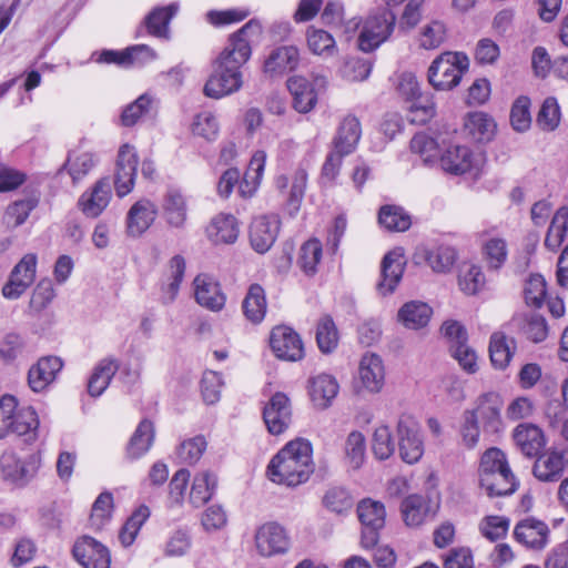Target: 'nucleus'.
I'll use <instances>...</instances> for the list:
<instances>
[{
	"mask_svg": "<svg viewBox=\"0 0 568 568\" xmlns=\"http://www.w3.org/2000/svg\"><path fill=\"white\" fill-rule=\"evenodd\" d=\"M313 448L308 440L288 442L270 462L267 477L271 481L296 487L306 483L314 471Z\"/></svg>",
	"mask_w": 568,
	"mask_h": 568,
	"instance_id": "f257e3e1",
	"label": "nucleus"
},
{
	"mask_svg": "<svg viewBox=\"0 0 568 568\" xmlns=\"http://www.w3.org/2000/svg\"><path fill=\"white\" fill-rule=\"evenodd\" d=\"M478 479L480 488L490 497L511 495L518 487L506 454L497 447H490L481 455Z\"/></svg>",
	"mask_w": 568,
	"mask_h": 568,
	"instance_id": "f03ea898",
	"label": "nucleus"
},
{
	"mask_svg": "<svg viewBox=\"0 0 568 568\" xmlns=\"http://www.w3.org/2000/svg\"><path fill=\"white\" fill-rule=\"evenodd\" d=\"M261 34V22L256 19L250 20L240 30L230 36L226 45L214 62L241 71V68L252 55V42L257 40Z\"/></svg>",
	"mask_w": 568,
	"mask_h": 568,
	"instance_id": "7ed1b4c3",
	"label": "nucleus"
},
{
	"mask_svg": "<svg viewBox=\"0 0 568 568\" xmlns=\"http://www.w3.org/2000/svg\"><path fill=\"white\" fill-rule=\"evenodd\" d=\"M469 68V60L462 52H444L429 65L428 81L437 90H450L459 84Z\"/></svg>",
	"mask_w": 568,
	"mask_h": 568,
	"instance_id": "20e7f679",
	"label": "nucleus"
},
{
	"mask_svg": "<svg viewBox=\"0 0 568 568\" xmlns=\"http://www.w3.org/2000/svg\"><path fill=\"white\" fill-rule=\"evenodd\" d=\"M40 465L38 454L21 458L13 452H4L0 457V476L7 484L22 488L36 477Z\"/></svg>",
	"mask_w": 568,
	"mask_h": 568,
	"instance_id": "39448f33",
	"label": "nucleus"
},
{
	"mask_svg": "<svg viewBox=\"0 0 568 568\" xmlns=\"http://www.w3.org/2000/svg\"><path fill=\"white\" fill-rule=\"evenodd\" d=\"M396 17L389 9H382L364 21L358 37V48L371 52L385 42L392 34Z\"/></svg>",
	"mask_w": 568,
	"mask_h": 568,
	"instance_id": "423d86ee",
	"label": "nucleus"
},
{
	"mask_svg": "<svg viewBox=\"0 0 568 568\" xmlns=\"http://www.w3.org/2000/svg\"><path fill=\"white\" fill-rule=\"evenodd\" d=\"M504 400L496 392L479 395L473 403V408L465 409L474 415V419L484 432L498 433L503 428L501 410Z\"/></svg>",
	"mask_w": 568,
	"mask_h": 568,
	"instance_id": "0eeeda50",
	"label": "nucleus"
},
{
	"mask_svg": "<svg viewBox=\"0 0 568 568\" xmlns=\"http://www.w3.org/2000/svg\"><path fill=\"white\" fill-rule=\"evenodd\" d=\"M399 455L407 464L417 463L424 454V442L418 423L408 415H402L397 422Z\"/></svg>",
	"mask_w": 568,
	"mask_h": 568,
	"instance_id": "6e6552de",
	"label": "nucleus"
},
{
	"mask_svg": "<svg viewBox=\"0 0 568 568\" xmlns=\"http://www.w3.org/2000/svg\"><path fill=\"white\" fill-rule=\"evenodd\" d=\"M254 545L261 557L270 558L288 551L290 537L280 524L266 523L256 529Z\"/></svg>",
	"mask_w": 568,
	"mask_h": 568,
	"instance_id": "1a4fd4ad",
	"label": "nucleus"
},
{
	"mask_svg": "<svg viewBox=\"0 0 568 568\" xmlns=\"http://www.w3.org/2000/svg\"><path fill=\"white\" fill-rule=\"evenodd\" d=\"M325 77H315L312 81L304 77H293L287 81V88L293 95L294 109L300 113L312 111L316 103L318 93L326 88Z\"/></svg>",
	"mask_w": 568,
	"mask_h": 568,
	"instance_id": "9d476101",
	"label": "nucleus"
},
{
	"mask_svg": "<svg viewBox=\"0 0 568 568\" xmlns=\"http://www.w3.org/2000/svg\"><path fill=\"white\" fill-rule=\"evenodd\" d=\"M270 347L276 358L285 362H297L305 355L301 336L285 325H278L272 329Z\"/></svg>",
	"mask_w": 568,
	"mask_h": 568,
	"instance_id": "9b49d317",
	"label": "nucleus"
},
{
	"mask_svg": "<svg viewBox=\"0 0 568 568\" xmlns=\"http://www.w3.org/2000/svg\"><path fill=\"white\" fill-rule=\"evenodd\" d=\"M442 169L454 175L477 174L483 164L480 154H475L468 146L450 145L440 156Z\"/></svg>",
	"mask_w": 568,
	"mask_h": 568,
	"instance_id": "f8f14e48",
	"label": "nucleus"
},
{
	"mask_svg": "<svg viewBox=\"0 0 568 568\" xmlns=\"http://www.w3.org/2000/svg\"><path fill=\"white\" fill-rule=\"evenodd\" d=\"M37 262V255L28 253L16 264L2 287L6 298L17 300L31 286L36 278Z\"/></svg>",
	"mask_w": 568,
	"mask_h": 568,
	"instance_id": "ddd939ff",
	"label": "nucleus"
},
{
	"mask_svg": "<svg viewBox=\"0 0 568 568\" xmlns=\"http://www.w3.org/2000/svg\"><path fill=\"white\" fill-rule=\"evenodd\" d=\"M72 554L83 568H110L111 566L109 548L88 535L75 540Z\"/></svg>",
	"mask_w": 568,
	"mask_h": 568,
	"instance_id": "4468645a",
	"label": "nucleus"
},
{
	"mask_svg": "<svg viewBox=\"0 0 568 568\" xmlns=\"http://www.w3.org/2000/svg\"><path fill=\"white\" fill-rule=\"evenodd\" d=\"M214 71L204 85V94L209 98L221 99L237 92L243 85V73L225 65L213 62Z\"/></svg>",
	"mask_w": 568,
	"mask_h": 568,
	"instance_id": "2eb2a0df",
	"label": "nucleus"
},
{
	"mask_svg": "<svg viewBox=\"0 0 568 568\" xmlns=\"http://www.w3.org/2000/svg\"><path fill=\"white\" fill-rule=\"evenodd\" d=\"M138 154L134 146L123 144L118 152L114 176L115 192L119 197L128 195L134 187L138 171Z\"/></svg>",
	"mask_w": 568,
	"mask_h": 568,
	"instance_id": "dca6fc26",
	"label": "nucleus"
},
{
	"mask_svg": "<svg viewBox=\"0 0 568 568\" xmlns=\"http://www.w3.org/2000/svg\"><path fill=\"white\" fill-rule=\"evenodd\" d=\"M263 419L272 435L284 433L292 422L290 398L284 393H275L263 409Z\"/></svg>",
	"mask_w": 568,
	"mask_h": 568,
	"instance_id": "f3484780",
	"label": "nucleus"
},
{
	"mask_svg": "<svg viewBox=\"0 0 568 568\" xmlns=\"http://www.w3.org/2000/svg\"><path fill=\"white\" fill-rule=\"evenodd\" d=\"M63 367L60 357L49 355L38 359L28 371V386L34 393H42L53 384Z\"/></svg>",
	"mask_w": 568,
	"mask_h": 568,
	"instance_id": "a211bd4d",
	"label": "nucleus"
},
{
	"mask_svg": "<svg viewBox=\"0 0 568 568\" xmlns=\"http://www.w3.org/2000/svg\"><path fill=\"white\" fill-rule=\"evenodd\" d=\"M195 301L209 311L220 312L226 303L220 283L211 275L202 273L193 280Z\"/></svg>",
	"mask_w": 568,
	"mask_h": 568,
	"instance_id": "6ab92c4d",
	"label": "nucleus"
},
{
	"mask_svg": "<svg viewBox=\"0 0 568 568\" xmlns=\"http://www.w3.org/2000/svg\"><path fill=\"white\" fill-rule=\"evenodd\" d=\"M280 230V221L276 216L262 215L255 217L250 226V242L258 253L267 252L274 244Z\"/></svg>",
	"mask_w": 568,
	"mask_h": 568,
	"instance_id": "aec40b11",
	"label": "nucleus"
},
{
	"mask_svg": "<svg viewBox=\"0 0 568 568\" xmlns=\"http://www.w3.org/2000/svg\"><path fill=\"white\" fill-rule=\"evenodd\" d=\"M112 196L109 178L98 180L90 191L79 199V206L88 217H98L109 205Z\"/></svg>",
	"mask_w": 568,
	"mask_h": 568,
	"instance_id": "412c9836",
	"label": "nucleus"
},
{
	"mask_svg": "<svg viewBox=\"0 0 568 568\" xmlns=\"http://www.w3.org/2000/svg\"><path fill=\"white\" fill-rule=\"evenodd\" d=\"M406 261L399 250L387 253L382 261L381 281L377 291L381 295L392 294L399 284Z\"/></svg>",
	"mask_w": 568,
	"mask_h": 568,
	"instance_id": "4be33fe9",
	"label": "nucleus"
},
{
	"mask_svg": "<svg viewBox=\"0 0 568 568\" xmlns=\"http://www.w3.org/2000/svg\"><path fill=\"white\" fill-rule=\"evenodd\" d=\"M158 206L146 199L135 202L126 214V233L131 237H139L146 232L155 221Z\"/></svg>",
	"mask_w": 568,
	"mask_h": 568,
	"instance_id": "5701e85b",
	"label": "nucleus"
},
{
	"mask_svg": "<svg viewBox=\"0 0 568 568\" xmlns=\"http://www.w3.org/2000/svg\"><path fill=\"white\" fill-rule=\"evenodd\" d=\"M300 63V52L294 45H282L271 51L264 61L263 71L271 78L294 71Z\"/></svg>",
	"mask_w": 568,
	"mask_h": 568,
	"instance_id": "b1692460",
	"label": "nucleus"
},
{
	"mask_svg": "<svg viewBox=\"0 0 568 568\" xmlns=\"http://www.w3.org/2000/svg\"><path fill=\"white\" fill-rule=\"evenodd\" d=\"M358 377L365 390L379 393L385 383V368L381 356L374 353L365 354L359 362Z\"/></svg>",
	"mask_w": 568,
	"mask_h": 568,
	"instance_id": "393cba45",
	"label": "nucleus"
},
{
	"mask_svg": "<svg viewBox=\"0 0 568 568\" xmlns=\"http://www.w3.org/2000/svg\"><path fill=\"white\" fill-rule=\"evenodd\" d=\"M548 526L535 518L520 520L514 530L516 540L524 546L532 549H541L548 541Z\"/></svg>",
	"mask_w": 568,
	"mask_h": 568,
	"instance_id": "a878e982",
	"label": "nucleus"
},
{
	"mask_svg": "<svg viewBox=\"0 0 568 568\" xmlns=\"http://www.w3.org/2000/svg\"><path fill=\"white\" fill-rule=\"evenodd\" d=\"M516 446L527 457H536L546 445L542 430L532 424H519L513 434Z\"/></svg>",
	"mask_w": 568,
	"mask_h": 568,
	"instance_id": "bb28decb",
	"label": "nucleus"
},
{
	"mask_svg": "<svg viewBox=\"0 0 568 568\" xmlns=\"http://www.w3.org/2000/svg\"><path fill=\"white\" fill-rule=\"evenodd\" d=\"M566 464L562 452L550 450L537 458L532 473L540 481H557L562 476Z\"/></svg>",
	"mask_w": 568,
	"mask_h": 568,
	"instance_id": "cd10ccee",
	"label": "nucleus"
},
{
	"mask_svg": "<svg viewBox=\"0 0 568 568\" xmlns=\"http://www.w3.org/2000/svg\"><path fill=\"white\" fill-rule=\"evenodd\" d=\"M206 232L214 244H233L239 237L240 229L234 215L221 213L211 221Z\"/></svg>",
	"mask_w": 568,
	"mask_h": 568,
	"instance_id": "c85d7f7f",
	"label": "nucleus"
},
{
	"mask_svg": "<svg viewBox=\"0 0 568 568\" xmlns=\"http://www.w3.org/2000/svg\"><path fill=\"white\" fill-rule=\"evenodd\" d=\"M433 315V308L425 302L410 301L398 311V321L408 329H420L427 326Z\"/></svg>",
	"mask_w": 568,
	"mask_h": 568,
	"instance_id": "c756f323",
	"label": "nucleus"
},
{
	"mask_svg": "<svg viewBox=\"0 0 568 568\" xmlns=\"http://www.w3.org/2000/svg\"><path fill=\"white\" fill-rule=\"evenodd\" d=\"M99 158L95 153L88 150H73L69 152L62 169H65L73 183L84 179L98 164Z\"/></svg>",
	"mask_w": 568,
	"mask_h": 568,
	"instance_id": "7c9ffc66",
	"label": "nucleus"
},
{
	"mask_svg": "<svg viewBox=\"0 0 568 568\" xmlns=\"http://www.w3.org/2000/svg\"><path fill=\"white\" fill-rule=\"evenodd\" d=\"M361 135L359 120L352 114L346 115L342 120L334 139L335 149L341 150L344 154H351L359 142Z\"/></svg>",
	"mask_w": 568,
	"mask_h": 568,
	"instance_id": "2f4dec72",
	"label": "nucleus"
},
{
	"mask_svg": "<svg viewBox=\"0 0 568 568\" xmlns=\"http://www.w3.org/2000/svg\"><path fill=\"white\" fill-rule=\"evenodd\" d=\"M516 344L514 338L505 335L503 332H495L489 341V356L494 367L498 369L506 368L515 353Z\"/></svg>",
	"mask_w": 568,
	"mask_h": 568,
	"instance_id": "473e14b6",
	"label": "nucleus"
},
{
	"mask_svg": "<svg viewBox=\"0 0 568 568\" xmlns=\"http://www.w3.org/2000/svg\"><path fill=\"white\" fill-rule=\"evenodd\" d=\"M400 514L406 526L418 527L429 515L428 501L422 495L412 494L402 500Z\"/></svg>",
	"mask_w": 568,
	"mask_h": 568,
	"instance_id": "72a5a7b5",
	"label": "nucleus"
},
{
	"mask_svg": "<svg viewBox=\"0 0 568 568\" xmlns=\"http://www.w3.org/2000/svg\"><path fill=\"white\" fill-rule=\"evenodd\" d=\"M338 383L332 375L320 374L312 379L311 398L315 406L327 408L338 393Z\"/></svg>",
	"mask_w": 568,
	"mask_h": 568,
	"instance_id": "f704fd0d",
	"label": "nucleus"
},
{
	"mask_svg": "<svg viewBox=\"0 0 568 568\" xmlns=\"http://www.w3.org/2000/svg\"><path fill=\"white\" fill-rule=\"evenodd\" d=\"M179 10L178 3L153 9L144 19L148 32L156 38H169V24Z\"/></svg>",
	"mask_w": 568,
	"mask_h": 568,
	"instance_id": "c9c22d12",
	"label": "nucleus"
},
{
	"mask_svg": "<svg viewBox=\"0 0 568 568\" xmlns=\"http://www.w3.org/2000/svg\"><path fill=\"white\" fill-rule=\"evenodd\" d=\"M466 133L476 142H488L496 131V123L484 112H471L465 119Z\"/></svg>",
	"mask_w": 568,
	"mask_h": 568,
	"instance_id": "e433bc0d",
	"label": "nucleus"
},
{
	"mask_svg": "<svg viewBox=\"0 0 568 568\" xmlns=\"http://www.w3.org/2000/svg\"><path fill=\"white\" fill-rule=\"evenodd\" d=\"M163 213L166 222L173 227H182L186 221L187 206L183 194L178 190H169L163 199Z\"/></svg>",
	"mask_w": 568,
	"mask_h": 568,
	"instance_id": "4c0bfd02",
	"label": "nucleus"
},
{
	"mask_svg": "<svg viewBox=\"0 0 568 568\" xmlns=\"http://www.w3.org/2000/svg\"><path fill=\"white\" fill-rule=\"evenodd\" d=\"M366 460V439L358 432H351L344 443V463L349 470H358Z\"/></svg>",
	"mask_w": 568,
	"mask_h": 568,
	"instance_id": "58836bf2",
	"label": "nucleus"
},
{
	"mask_svg": "<svg viewBox=\"0 0 568 568\" xmlns=\"http://www.w3.org/2000/svg\"><path fill=\"white\" fill-rule=\"evenodd\" d=\"M245 317L254 323H261L266 314L267 303L265 291L260 284H252L242 304Z\"/></svg>",
	"mask_w": 568,
	"mask_h": 568,
	"instance_id": "ea45409f",
	"label": "nucleus"
},
{
	"mask_svg": "<svg viewBox=\"0 0 568 568\" xmlns=\"http://www.w3.org/2000/svg\"><path fill=\"white\" fill-rule=\"evenodd\" d=\"M118 368V364L114 359L105 358L99 362L88 381L89 394L92 397L102 395L109 386L112 377L115 375Z\"/></svg>",
	"mask_w": 568,
	"mask_h": 568,
	"instance_id": "a19ab883",
	"label": "nucleus"
},
{
	"mask_svg": "<svg viewBox=\"0 0 568 568\" xmlns=\"http://www.w3.org/2000/svg\"><path fill=\"white\" fill-rule=\"evenodd\" d=\"M266 158V152L263 150H257L252 155L244 179L240 184V192L243 196H251L256 191L263 178Z\"/></svg>",
	"mask_w": 568,
	"mask_h": 568,
	"instance_id": "79ce46f5",
	"label": "nucleus"
},
{
	"mask_svg": "<svg viewBox=\"0 0 568 568\" xmlns=\"http://www.w3.org/2000/svg\"><path fill=\"white\" fill-rule=\"evenodd\" d=\"M216 477L210 471H202L193 478L189 501L193 507H201L213 496L216 488Z\"/></svg>",
	"mask_w": 568,
	"mask_h": 568,
	"instance_id": "37998d69",
	"label": "nucleus"
},
{
	"mask_svg": "<svg viewBox=\"0 0 568 568\" xmlns=\"http://www.w3.org/2000/svg\"><path fill=\"white\" fill-rule=\"evenodd\" d=\"M323 257V246L318 239H310L300 248L297 266L307 276H313L318 271Z\"/></svg>",
	"mask_w": 568,
	"mask_h": 568,
	"instance_id": "c03bdc74",
	"label": "nucleus"
},
{
	"mask_svg": "<svg viewBox=\"0 0 568 568\" xmlns=\"http://www.w3.org/2000/svg\"><path fill=\"white\" fill-rule=\"evenodd\" d=\"M191 132L207 142H214L220 134L217 116L209 110L196 113L191 123Z\"/></svg>",
	"mask_w": 568,
	"mask_h": 568,
	"instance_id": "a18cd8bd",
	"label": "nucleus"
},
{
	"mask_svg": "<svg viewBox=\"0 0 568 568\" xmlns=\"http://www.w3.org/2000/svg\"><path fill=\"white\" fill-rule=\"evenodd\" d=\"M154 440V426L153 424L144 419L135 429L133 436L128 445V455L131 458H139L143 456L151 447Z\"/></svg>",
	"mask_w": 568,
	"mask_h": 568,
	"instance_id": "49530a36",
	"label": "nucleus"
},
{
	"mask_svg": "<svg viewBox=\"0 0 568 568\" xmlns=\"http://www.w3.org/2000/svg\"><path fill=\"white\" fill-rule=\"evenodd\" d=\"M425 261L427 265L436 273H447L456 262L457 253L455 248L447 245H439L425 251Z\"/></svg>",
	"mask_w": 568,
	"mask_h": 568,
	"instance_id": "de8ad7c7",
	"label": "nucleus"
},
{
	"mask_svg": "<svg viewBox=\"0 0 568 568\" xmlns=\"http://www.w3.org/2000/svg\"><path fill=\"white\" fill-rule=\"evenodd\" d=\"M150 514V508L145 505H141L126 519L119 534V539L123 547H129L134 542L141 527L149 519Z\"/></svg>",
	"mask_w": 568,
	"mask_h": 568,
	"instance_id": "09e8293b",
	"label": "nucleus"
},
{
	"mask_svg": "<svg viewBox=\"0 0 568 568\" xmlns=\"http://www.w3.org/2000/svg\"><path fill=\"white\" fill-rule=\"evenodd\" d=\"M379 224L388 231L404 232L409 229L410 216L396 205H384L378 213Z\"/></svg>",
	"mask_w": 568,
	"mask_h": 568,
	"instance_id": "8fccbe9b",
	"label": "nucleus"
},
{
	"mask_svg": "<svg viewBox=\"0 0 568 568\" xmlns=\"http://www.w3.org/2000/svg\"><path fill=\"white\" fill-rule=\"evenodd\" d=\"M568 230V207L561 206L552 216L549 225L545 246L550 251H556L564 242Z\"/></svg>",
	"mask_w": 568,
	"mask_h": 568,
	"instance_id": "3c124183",
	"label": "nucleus"
},
{
	"mask_svg": "<svg viewBox=\"0 0 568 568\" xmlns=\"http://www.w3.org/2000/svg\"><path fill=\"white\" fill-rule=\"evenodd\" d=\"M357 515L364 527L383 528L385 525V506L371 498L363 499L357 506Z\"/></svg>",
	"mask_w": 568,
	"mask_h": 568,
	"instance_id": "603ef678",
	"label": "nucleus"
},
{
	"mask_svg": "<svg viewBox=\"0 0 568 568\" xmlns=\"http://www.w3.org/2000/svg\"><path fill=\"white\" fill-rule=\"evenodd\" d=\"M12 425V434L18 436H28V439H34L39 427L37 412L28 406L16 409Z\"/></svg>",
	"mask_w": 568,
	"mask_h": 568,
	"instance_id": "864d4df0",
	"label": "nucleus"
},
{
	"mask_svg": "<svg viewBox=\"0 0 568 568\" xmlns=\"http://www.w3.org/2000/svg\"><path fill=\"white\" fill-rule=\"evenodd\" d=\"M484 260L488 268L499 270L508 257V245L501 237H490L483 245Z\"/></svg>",
	"mask_w": 568,
	"mask_h": 568,
	"instance_id": "5fc2aeb1",
	"label": "nucleus"
},
{
	"mask_svg": "<svg viewBox=\"0 0 568 568\" xmlns=\"http://www.w3.org/2000/svg\"><path fill=\"white\" fill-rule=\"evenodd\" d=\"M39 200L36 196H28L10 204L4 214L8 226L18 227L29 217L31 211L38 206Z\"/></svg>",
	"mask_w": 568,
	"mask_h": 568,
	"instance_id": "6e6d98bb",
	"label": "nucleus"
},
{
	"mask_svg": "<svg viewBox=\"0 0 568 568\" xmlns=\"http://www.w3.org/2000/svg\"><path fill=\"white\" fill-rule=\"evenodd\" d=\"M354 500L344 487H331L323 496L324 507L337 515H343L349 511L353 507Z\"/></svg>",
	"mask_w": 568,
	"mask_h": 568,
	"instance_id": "4d7b16f0",
	"label": "nucleus"
},
{
	"mask_svg": "<svg viewBox=\"0 0 568 568\" xmlns=\"http://www.w3.org/2000/svg\"><path fill=\"white\" fill-rule=\"evenodd\" d=\"M113 509V496L111 493H101L92 505L90 525L100 530L111 519Z\"/></svg>",
	"mask_w": 568,
	"mask_h": 568,
	"instance_id": "13d9d810",
	"label": "nucleus"
},
{
	"mask_svg": "<svg viewBox=\"0 0 568 568\" xmlns=\"http://www.w3.org/2000/svg\"><path fill=\"white\" fill-rule=\"evenodd\" d=\"M447 29L444 22L433 20L422 27L419 32V45L425 50L439 48L446 39Z\"/></svg>",
	"mask_w": 568,
	"mask_h": 568,
	"instance_id": "bf43d9fd",
	"label": "nucleus"
},
{
	"mask_svg": "<svg viewBox=\"0 0 568 568\" xmlns=\"http://www.w3.org/2000/svg\"><path fill=\"white\" fill-rule=\"evenodd\" d=\"M486 278L478 265H469L460 271L458 286L466 295H475L485 286Z\"/></svg>",
	"mask_w": 568,
	"mask_h": 568,
	"instance_id": "052dcab7",
	"label": "nucleus"
},
{
	"mask_svg": "<svg viewBox=\"0 0 568 568\" xmlns=\"http://www.w3.org/2000/svg\"><path fill=\"white\" fill-rule=\"evenodd\" d=\"M316 342L323 353L333 352L338 344V333L333 320L328 316L321 318L316 328Z\"/></svg>",
	"mask_w": 568,
	"mask_h": 568,
	"instance_id": "680f3d73",
	"label": "nucleus"
},
{
	"mask_svg": "<svg viewBox=\"0 0 568 568\" xmlns=\"http://www.w3.org/2000/svg\"><path fill=\"white\" fill-rule=\"evenodd\" d=\"M307 45L314 54L333 55L336 50L335 40L327 31L310 29L307 31Z\"/></svg>",
	"mask_w": 568,
	"mask_h": 568,
	"instance_id": "e2e57ef3",
	"label": "nucleus"
},
{
	"mask_svg": "<svg viewBox=\"0 0 568 568\" xmlns=\"http://www.w3.org/2000/svg\"><path fill=\"white\" fill-rule=\"evenodd\" d=\"M395 452V443L387 425L376 427L373 434V453L381 460L388 459Z\"/></svg>",
	"mask_w": 568,
	"mask_h": 568,
	"instance_id": "0e129e2a",
	"label": "nucleus"
},
{
	"mask_svg": "<svg viewBox=\"0 0 568 568\" xmlns=\"http://www.w3.org/2000/svg\"><path fill=\"white\" fill-rule=\"evenodd\" d=\"M560 122V108L552 97L547 98L537 115V124L544 131H554Z\"/></svg>",
	"mask_w": 568,
	"mask_h": 568,
	"instance_id": "69168bd1",
	"label": "nucleus"
},
{
	"mask_svg": "<svg viewBox=\"0 0 568 568\" xmlns=\"http://www.w3.org/2000/svg\"><path fill=\"white\" fill-rule=\"evenodd\" d=\"M206 449V440L203 436H195L184 440L178 448V458L181 463L193 465L200 460Z\"/></svg>",
	"mask_w": 568,
	"mask_h": 568,
	"instance_id": "338daca9",
	"label": "nucleus"
},
{
	"mask_svg": "<svg viewBox=\"0 0 568 568\" xmlns=\"http://www.w3.org/2000/svg\"><path fill=\"white\" fill-rule=\"evenodd\" d=\"M412 152L418 154L424 163H433L438 155V143L426 133H417L410 141Z\"/></svg>",
	"mask_w": 568,
	"mask_h": 568,
	"instance_id": "774afa93",
	"label": "nucleus"
}]
</instances>
